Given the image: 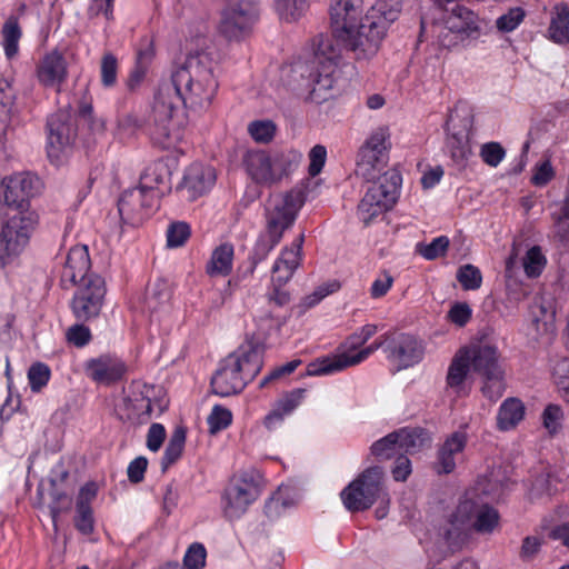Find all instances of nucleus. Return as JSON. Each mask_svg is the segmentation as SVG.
<instances>
[{"label":"nucleus","mask_w":569,"mask_h":569,"mask_svg":"<svg viewBox=\"0 0 569 569\" xmlns=\"http://www.w3.org/2000/svg\"><path fill=\"white\" fill-rule=\"evenodd\" d=\"M217 61L208 41L198 38L168 80L162 81L156 93L149 116L150 136L163 149L171 148L181 138L186 124L184 109L207 110L219 88Z\"/></svg>","instance_id":"f257e3e1"},{"label":"nucleus","mask_w":569,"mask_h":569,"mask_svg":"<svg viewBox=\"0 0 569 569\" xmlns=\"http://www.w3.org/2000/svg\"><path fill=\"white\" fill-rule=\"evenodd\" d=\"M338 53L328 37H316L312 50L281 68L280 79L290 90L321 103L329 99Z\"/></svg>","instance_id":"f03ea898"},{"label":"nucleus","mask_w":569,"mask_h":569,"mask_svg":"<svg viewBox=\"0 0 569 569\" xmlns=\"http://www.w3.org/2000/svg\"><path fill=\"white\" fill-rule=\"evenodd\" d=\"M389 341L390 343L387 347L389 358L397 361L399 368H409L421 361L425 347L419 339L406 333H401L391 339L388 335H383L373 343L356 353H342L331 358L326 357L315 360L308 365L307 373L309 376H325L356 366Z\"/></svg>","instance_id":"7ed1b4c3"},{"label":"nucleus","mask_w":569,"mask_h":569,"mask_svg":"<svg viewBox=\"0 0 569 569\" xmlns=\"http://www.w3.org/2000/svg\"><path fill=\"white\" fill-rule=\"evenodd\" d=\"M263 348L246 342L226 357L211 378L212 391L220 397L241 392L262 368Z\"/></svg>","instance_id":"20e7f679"},{"label":"nucleus","mask_w":569,"mask_h":569,"mask_svg":"<svg viewBox=\"0 0 569 569\" xmlns=\"http://www.w3.org/2000/svg\"><path fill=\"white\" fill-rule=\"evenodd\" d=\"M399 14L391 12V9L381 3L375 2L355 27L342 30L335 38L351 51L356 59H369L378 52L389 27L398 19Z\"/></svg>","instance_id":"39448f33"},{"label":"nucleus","mask_w":569,"mask_h":569,"mask_svg":"<svg viewBox=\"0 0 569 569\" xmlns=\"http://www.w3.org/2000/svg\"><path fill=\"white\" fill-rule=\"evenodd\" d=\"M498 511L488 505L466 499L459 502L443 527V538L450 547H459L471 532L490 535L499 526Z\"/></svg>","instance_id":"423d86ee"},{"label":"nucleus","mask_w":569,"mask_h":569,"mask_svg":"<svg viewBox=\"0 0 569 569\" xmlns=\"http://www.w3.org/2000/svg\"><path fill=\"white\" fill-rule=\"evenodd\" d=\"M171 171L167 163L154 162L147 167L140 177L139 187L127 190L122 193L118 202V210L120 216L130 217L136 211V204L147 209H152L156 204L154 197L148 192L158 191L163 194L170 190Z\"/></svg>","instance_id":"0eeeda50"},{"label":"nucleus","mask_w":569,"mask_h":569,"mask_svg":"<svg viewBox=\"0 0 569 569\" xmlns=\"http://www.w3.org/2000/svg\"><path fill=\"white\" fill-rule=\"evenodd\" d=\"M383 470L375 466L366 469L341 492V499L349 511L370 508L377 500L388 503V493L383 488Z\"/></svg>","instance_id":"6e6552de"},{"label":"nucleus","mask_w":569,"mask_h":569,"mask_svg":"<svg viewBox=\"0 0 569 569\" xmlns=\"http://www.w3.org/2000/svg\"><path fill=\"white\" fill-rule=\"evenodd\" d=\"M433 32L439 46L452 48L479 36L478 17L468 8L453 4L445 9L441 21L433 26Z\"/></svg>","instance_id":"1a4fd4ad"},{"label":"nucleus","mask_w":569,"mask_h":569,"mask_svg":"<svg viewBox=\"0 0 569 569\" xmlns=\"http://www.w3.org/2000/svg\"><path fill=\"white\" fill-rule=\"evenodd\" d=\"M400 184L401 176L398 170L385 171L379 181L368 188L358 204L359 219L369 224L376 217L391 209L398 199Z\"/></svg>","instance_id":"9d476101"},{"label":"nucleus","mask_w":569,"mask_h":569,"mask_svg":"<svg viewBox=\"0 0 569 569\" xmlns=\"http://www.w3.org/2000/svg\"><path fill=\"white\" fill-rule=\"evenodd\" d=\"M465 351L472 371L483 380L482 393L485 397L490 400L499 399L505 391V371L499 361L497 348L490 345H478L465 348Z\"/></svg>","instance_id":"9b49d317"},{"label":"nucleus","mask_w":569,"mask_h":569,"mask_svg":"<svg viewBox=\"0 0 569 569\" xmlns=\"http://www.w3.org/2000/svg\"><path fill=\"white\" fill-rule=\"evenodd\" d=\"M34 211H22L11 216L0 230V267L16 258L29 242L31 232L38 224Z\"/></svg>","instance_id":"f8f14e48"},{"label":"nucleus","mask_w":569,"mask_h":569,"mask_svg":"<svg viewBox=\"0 0 569 569\" xmlns=\"http://www.w3.org/2000/svg\"><path fill=\"white\" fill-rule=\"evenodd\" d=\"M390 134L388 128L380 127L372 131L360 148L356 164V174L367 181L379 180L389 160Z\"/></svg>","instance_id":"ddd939ff"},{"label":"nucleus","mask_w":569,"mask_h":569,"mask_svg":"<svg viewBox=\"0 0 569 569\" xmlns=\"http://www.w3.org/2000/svg\"><path fill=\"white\" fill-rule=\"evenodd\" d=\"M303 202L300 190L270 196L266 204V231L282 238L283 232L295 222Z\"/></svg>","instance_id":"4468645a"},{"label":"nucleus","mask_w":569,"mask_h":569,"mask_svg":"<svg viewBox=\"0 0 569 569\" xmlns=\"http://www.w3.org/2000/svg\"><path fill=\"white\" fill-rule=\"evenodd\" d=\"M47 154L50 161L61 164L69 154L77 136L74 119L67 109L50 116L47 122Z\"/></svg>","instance_id":"2eb2a0df"},{"label":"nucleus","mask_w":569,"mask_h":569,"mask_svg":"<svg viewBox=\"0 0 569 569\" xmlns=\"http://www.w3.org/2000/svg\"><path fill=\"white\" fill-rule=\"evenodd\" d=\"M259 496V483L253 476L242 473L232 478L222 497V510L226 518L239 519Z\"/></svg>","instance_id":"dca6fc26"},{"label":"nucleus","mask_w":569,"mask_h":569,"mask_svg":"<svg viewBox=\"0 0 569 569\" xmlns=\"http://www.w3.org/2000/svg\"><path fill=\"white\" fill-rule=\"evenodd\" d=\"M258 14L257 0H236L222 10L219 31L228 40H238L250 31Z\"/></svg>","instance_id":"f3484780"},{"label":"nucleus","mask_w":569,"mask_h":569,"mask_svg":"<svg viewBox=\"0 0 569 569\" xmlns=\"http://www.w3.org/2000/svg\"><path fill=\"white\" fill-rule=\"evenodd\" d=\"M71 309L80 321H88L99 316L106 296V283L99 274H91L84 283L78 284Z\"/></svg>","instance_id":"a211bd4d"},{"label":"nucleus","mask_w":569,"mask_h":569,"mask_svg":"<svg viewBox=\"0 0 569 569\" xmlns=\"http://www.w3.org/2000/svg\"><path fill=\"white\" fill-rule=\"evenodd\" d=\"M41 190V181L31 173H19L3 180L0 190V201L18 212L29 211V199Z\"/></svg>","instance_id":"6ab92c4d"},{"label":"nucleus","mask_w":569,"mask_h":569,"mask_svg":"<svg viewBox=\"0 0 569 569\" xmlns=\"http://www.w3.org/2000/svg\"><path fill=\"white\" fill-rule=\"evenodd\" d=\"M91 261L87 246L72 247L67 256L66 263L61 272V284L69 289L73 286L84 283L91 277L89 273Z\"/></svg>","instance_id":"aec40b11"},{"label":"nucleus","mask_w":569,"mask_h":569,"mask_svg":"<svg viewBox=\"0 0 569 569\" xmlns=\"http://www.w3.org/2000/svg\"><path fill=\"white\" fill-rule=\"evenodd\" d=\"M36 76L41 86L60 91L68 77V63L58 50L47 53L38 63Z\"/></svg>","instance_id":"412c9836"},{"label":"nucleus","mask_w":569,"mask_h":569,"mask_svg":"<svg viewBox=\"0 0 569 569\" xmlns=\"http://www.w3.org/2000/svg\"><path fill=\"white\" fill-rule=\"evenodd\" d=\"M86 375L93 381L102 385H110L120 380L127 367L122 360L117 357L103 355L94 359H90L84 366Z\"/></svg>","instance_id":"4be33fe9"},{"label":"nucleus","mask_w":569,"mask_h":569,"mask_svg":"<svg viewBox=\"0 0 569 569\" xmlns=\"http://www.w3.org/2000/svg\"><path fill=\"white\" fill-rule=\"evenodd\" d=\"M217 179L216 170L210 166L192 163L184 172L180 189L187 192L190 200H194L208 192Z\"/></svg>","instance_id":"5701e85b"},{"label":"nucleus","mask_w":569,"mask_h":569,"mask_svg":"<svg viewBox=\"0 0 569 569\" xmlns=\"http://www.w3.org/2000/svg\"><path fill=\"white\" fill-rule=\"evenodd\" d=\"M362 7L363 0H331L329 13L335 37L342 30L355 27L363 18Z\"/></svg>","instance_id":"b1692460"},{"label":"nucleus","mask_w":569,"mask_h":569,"mask_svg":"<svg viewBox=\"0 0 569 569\" xmlns=\"http://www.w3.org/2000/svg\"><path fill=\"white\" fill-rule=\"evenodd\" d=\"M243 164L253 181L261 184H276L271 153L263 150H249L244 154Z\"/></svg>","instance_id":"393cba45"},{"label":"nucleus","mask_w":569,"mask_h":569,"mask_svg":"<svg viewBox=\"0 0 569 569\" xmlns=\"http://www.w3.org/2000/svg\"><path fill=\"white\" fill-rule=\"evenodd\" d=\"M302 257L299 256V249H282L280 256L271 268V284L276 287L286 286L299 268Z\"/></svg>","instance_id":"a878e982"},{"label":"nucleus","mask_w":569,"mask_h":569,"mask_svg":"<svg viewBox=\"0 0 569 569\" xmlns=\"http://www.w3.org/2000/svg\"><path fill=\"white\" fill-rule=\"evenodd\" d=\"M470 369L471 365L467 353L465 349H461L453 357L446 378L448 388L452 389L456 395L461 396L467 393L465 381Z\"/></svg>","instance_id":"bb28decb"},{"label":"nucleus","mask_w":569,"mask_h":569,"mask_svg":"<svg viewBox=\"0 0 569 569\" xmlns=\"http://www.w3.org/2000/svg\"><path fill=\"white\" fill-rule=\"evenodd\" d=\"M467 443L465 432H453L441 446L439 450V463L445 473L451 472L456 468L457 456L462 452Z\"/></svg>","instance_id":"cd10ccee"},{"label":"nucleus","mask_w":569,"mask_h":569,"mask_svg":"<svg viewBox=\"0 0 569 569\" xmlns=\"http://www.w3.org/2000/svg\"><path fill=\"white\" fill-rule=\"evenodd\" d=\"M305 395L303 389H296L282 398H280L273 409L264 418V426L272 429L282 421V419L290 415L301 402Z\"/></svg>","instance_id":"c85d7f7f"},{"label":"nucleus","mask_w":569,"mask_h":569,"mask_svg":"<svg viewBox=\"0 0 569 569\" xmlns=\"http://www.w3.org/2000/svg\"><path fill=\"white\" fill-rule=\"evenodd\" d=\"M170 293L163 281H156L147 287L142 311L148 312L150 317L159 312H166L169 309Z\"/></svg>","instance_id":"c756f323"},{"label":"nucleus","mask_w":569,"mask_h":569,"mask_svg":"<svg viewBox=\"0 0 569 569\" xmlns=\"http://www.w3.org/2000/svg\"><path fill=\"white\" fill-rule=\"evenodd\" d=\"M525 405L518 398H507L497 415V427L501 431L513 429L525 417Z\"/></svg>","instance_id":"7c9ffc66"},{"label":"nucleus","mask_w":569,"mask_h":569,"mask_svg":"<svg viewBox=\"0 0 569 569\" xmlns=\"http://www.w3.org/2000/svg\"><path fill=\"white\" fill-rule=\"evenodd\" d=\"M393 435L397 436L400 451L410 455L429 447L431 442L429 433L420 428H401L393 431Z\"/></svg>","instance_id":"2f4dec72"},{"label":"nucleus","mask_w":569,"mask_h":569,"mask_svg":"<svg viewBox=\"0 0 569 569\" xmlns=\"http://www.w3.org/2000/svg\"><path fill=\"white\" fill-rule=\"evenodd\" d=\"M548 34L555 43L569 44V8L567 4L561 3L553 8Z\"/></svg>","instance_id":"473e14b6"},{"label":"nucleus","mask_w":569,"mask_h":569,"mask_svg":"<svg viewBox=\"0 0 569 569\" xmlns=\"http://www.w3.org/2000/svg\"><path fill=\"white\" fill-rule=\"evenodd\" d=\"M276 183L292 173L302 160V153L295 149L271 152Z\"/></svg>","instance_id":"72a5a7b5"},{"label":"nucleus","mask_w":569,"mask_h":569,"mask_svg":"<svg viewBox=\"0 0 569 569\" xmlns=\"http://www.w3.org/2000/svg\"><path fill=\"white\" fill-rule=\"evenodd\" d=\"M233 246L222 243L217 247L207 264V272L210 276H227L232 270Z\"/></svg>","instance_id":"f704fd0d"},{"label":"nucleus","mask_w":569,"mask_h":569,"mask_svg":"<svg viewBox=\"0 0 569 569\" xmlns=\"http://www.w3.org/2000/svg\"><path fill=\"white\" fill-rule=\"evenodd\" d=\"M450 121L451 116H449L445 130L448 132L447 137V148L449 150L451 159L457 164H463L469 154L471 153V149L469 146V140L467 134L463 133H450Z\"/></svg>","instance_id":"c9c22d12"},{"label":"nucleus","mask_w":569,"mask_h":569,"mask_svg":"<svg viewBox=\"0 0 569 569\" xmlns=\"http://www.w3.org/2000/svg\"><path fill=\"white\" fill-rule=\"evenodd\" d=\"M121 403L123 405L124 413L122 418L128 420L139 419L142 416L151 415V401L141 392H131L126 395Z\"/></svg>","instance_id":"e433bc0d"},{"label":"nucleus","mask_w":569,"mask_h":569,"mask_svg":"<svg viewBox=\"0 0 569 569\" xmlns=\"http://www.w3.org/2000/svg\"><path fill=\"white\" fill-rule=\"evenodd\" d=\"M184 443L186 428L182 426H177L170 436L169 442L166 447L161 460V468L163 471H166L172 463H174L181 457Z\"/></svg>","instance_id":"4c0bfd02"},{"label":"nucleus","mask_w":569,"mask_h":569,"mask_svg":"<svg viewBox=\"0 0 569 569\" xmlns=\"http://www.w3.org/2000/svg\"><path fill=\"white\" fill-rule=\"evenodd\" d=\"M280 240L281 238L267 231L259 236L250 254V272H253L257 264L268 257V254L280 242Z\"/></svg>","instance_id":"58836bf2"},{"label":"nucleus","mask_w":569,"mask_h":569,"mask_svg":"<svg viewBox=\"0 0 569 569\" xmlns=\"http://www.w3.org/2000/svg\"><path fill=\"white\" fill-rule=\"evenodd\" d=\"M279 17L288 22L297 21L306 12L309 0H274Z\"/></svg>","instance_id":"ea45409f"},{"label":"nucleus","mask_w":569,"mask_h":569,"mask_svg":"<svg viewBox=\"0 0 569 569\" xmlns=\"http://www.w3.org/2000/svg\"><path fill=\"white\" fill-rule=\"evenodd\" d=\"M532 321L537 336H548L553 332V311L547 310L541 303H536L532 307Z\"/></svg>","instance_id":"a19ab883"},{"label":"nucleus","mask_w":569,"mask_h":569,"mask_svg":"<svg viewBox=\"0 0 569 569\" xmlns=\"http://www.w3.org/2000/svg\"><path fill=\"white\" fill-rule=\"evenodd\" d=\"M370 449L372 456L378 460H388L400 453L397 436L393 432L373 442Z\"/></svg>","instance_id":"79ce46f5"},{"label":"nucleus","mask_w":569,"mask_h":569,"mask_svg":"<svg viewBox=\"0 0 569 569\" xmlns=\"http://www.w3.org/2000/svg\"><path fill=\"white\" fill-rule=\"evenodd\" d=\"M3 34V49L6 56L11 59L18 53L19 40L21 31L16 19H9L2 30Z\"/></svg>","instance_id":"37998d69"},{"label":"nucleus","mask_w":569,"mask_h":569,"mask_svg":"<svg viewBox=\"0 0 569 569\" xmlns=\"http://www.w3.org/2000/svg\"><path fill=\"white\" fill-rule=\"evenodd\" d=\"M449 239L446 236L435 238L430 243H418L416 251L427 260L443 257L449 248Z\"/></svg>","instance_id":"c03bdc74"},{"label":"nucleus","mask_w":569,"mask_h":569,"mask_svg":"<svg viewBox=\"0 0 569 569\" xmlns=\"http://www.w3.org/2000/svg\"><path fill=\"white\" fill-rule=\"evenodd\" d=\"M457 279L465 290H477L482 282L480 270L473 264H465L458 269Z\"/></svg>","instance_id":"a18cd8bd"},{"label":"nucleus","mask_w":569,"mask_h":569,"mask_svg":"<svg viewBox=\"0 0 569 569\" xmlns=\"http://www.w3.org/2000/svg\"><path fill=\"white\" fill-rule=\"evenodd\" d=\"M50 369L42 362L33 363L28 370V379L30 388L33 392H39L44 386H47L50 379Z\"/></svg>","instance_id":"49530a36"},{"label":"nucleus","mask_w":569,"mask_h":569,"mask_svg":"<svg viewBox=\"0 0 569 569\" xmlns=\"http://www.w3.org/2000/svg\"><path fill=\"white\" fill-rule=\"evenodd\" d=\"M546 263L539 247L535 246L527 251L523 259V268L528 277H537L541 273Z\"/></svg>","instance_id":"de8ad7c7"},{"label":"nucleus","mask_w":569,"mask_h":569,"mask_svg":"<svg viewBox=\"0 0 569 569\" xmlns=\"http://www.w3.org/2000/svg\"><path fill=\"white\" fill-rule=\"evenodd\" d=\"M232 421L231 411L221 406H214L208 416L207 422L211 433H217L226 429Z\"/></svg>","instance_id":"09e8293b"},{"label":"nucleus","mask_w":569,"mask_h":569,"mask_svg":"<svg viewBox=\"0 0 569 569\" xmlns=\"http://www.w3.org/2000/svg\"><path fill=\"white\" fill-rule=\"evenodd\" d=\"M563 411L558 405H549L542 412V423L550 435H556L562 427Z\"/></svg>","instance_id":"8fccbe9b"},{"label":"nucleus","mask_w":569,"mask_h":569,"mask_svg":"<svg viewBox=\"0 0 569 569\" xmlns=\"http://www.w3.org/2000/svg\"><path fill=\"white\" fill-rule=\"evenodd\" d=\"M118 61L112 53L103 54L101 59L100 73L101 83L106 88L113 87L117 82Z\"/></svg>","instance_id":"3c124183"},{"label":"nucleus","mask_w":569,"mask_h":569,"mask_svg":"<svg viewBox=\"0 0 569 569\" xmlns=\"http://www.w3.org/2000/svg\"><path fill=\"white\" fill-rule=\"evenodd\" d=\"M190 237V227L186 222H173L167 230V244L170 248L181 247Z\"/></svg>","instance_id":"603ef678"},{"label":"nucleus","mask_w":569,"mask_h":569,"mask_svg":"<svg viewBox=\"0 0 569 569\" xmlns=\"http://www.w3.org/2000/svg\"><path fill=\"white\" fill-rule=\"evenodd\" d=\"M555 383L558 387L561 397L569 393V359L562 358L558 360L552 368Z\"/></svg>","instance_id":"864d4df0"},{"label":"nucleus","mask_w":569,"mask_h":569,"mask_svg":"<svg viewBox=\"0 0 569 569\" xmlns=\"http://www.w3.org/2000/svg\"><path fill=\"white\" fill-rule=\"evenodd\" d=\"M525 18L523 9L516 7L511 8L507 13L499 17L496 21L497 28L503 32L515 30Z\"/></svg>","instance_id":"5fc2aeb1"},{"label":"nucleus","mask_w":569,"mask_h":569,"mask_svg":"<svg viewBox=\"0 0 569 569\" xmlns=\"http://www.w3.org/2000/svg\"><path fill=\"white\" fill-rule=\"evenodd\" d=\"M206 549L201 543H192L183 558V565L187 569H201L206 563Z\"/></svg>","instance_id":"6e6d98bb"},{"label":"nucleus","mask_w":569,"mask_h":569,"mask_svg":"<svg viewBox=\"0 0 569 569\" xmlns=\"http://www.w3.org/2000/svg\"><path fill=\"white\" fill-rule=\"evenodd\" d=\"M505 156L506 151L499 142L485 143L480 149L481 159L490 167H497Z\"/></svg>","instance_id":"4d7b16f0"},{"label":"nucleus","mask_w":569,"mask_h":569,"mask_svg":"<svg viewBox=\"0 0 569 569\" xmlns=\"http://www.w3.org/2000/svg\"><path fill=\"white\" fill-rule=\"evenodd\" d=\"M14 91L10 83L2 81L0 83V119L7 120L10 118L14 106Z\"/></svg>","instance_id":"13d9d810"},{"label":"nucleus","mask_w":569,"mask_h":569,"mask_svg":"<svg viewBox=\"0 0 569 569\" xmlns=\"http://www.w3.org/2000/svg\"><path fill=\"white\" fill-rule=\"evenodd\" d=\"M248 131L256 141L269 142L274 136L276 127L271 121H253Z\"/></svg>","instance_id":"bf43d9fd"},{"label":"nucleus","mask_w":569,"mask_h":569,"mask_svg":"<svg viewBox=\"0 0 569 569\" xmlns=\"http://www.w3.org/2000/svg\"><path fill=\"white\" fill-rule=\"evenodd\" d=\"M552 485L549 473H540L536 477L531 485L529 496L530 499H541L543 497H550L552 495Z\"/></svg>","instance_id":"052dcab7"},{"label":"nucleus","mask_w":569,"mask_h":569,"mask_svg":"<svg viewBox=\"0 0 569 569\" xmlns=\"http://www.w3.org/2000/svg\"><path fill=\"white\" fill-rule=\"evenodd\" d=\"M339 287L340 286L337 281L323 283L319 286L311 295L306 296L302 299L301 305L305 308H311L319 303L328 295L336 292L339 289Z\"/></svg>","instance_id":"680f3d73"},{"label":"nucleus","mask_w":569,"mask_h":569,"mask_svg":"<svg viewBox=\"0 0 569 569\" xmlns=\"http://www.w3.org/2000/svg\"><path fill=\"white\" fill-rule=\"evenodd\" d=\"M76 528L82 535H90L93 531V516L91 507H77V516L74 519Z\"/></svg>","instance_id":"e2e57ef3"},{"label":"nucleus","mask_w":569,"mask_h":569,"mask_svg":"<svg viewBox=\"0 0 569 569\" xmlns=\"http://www.w3.org/2000/svg\"><path fill=\"white\" fill-rule=\"evenodd\" d=\"M471 315L472 311L468 303L457 302L450 308L448 319L458 327H463L470 320Z\"/></svg>","instance_id":"0e129e2a"},{"label":"nucleus","mask_w":569,"mask_h":569,"mask_svg":"<svg viewBox=\"0 0 569 569\" xmlns=\"http://www.w3.org/2000/svg\"><path fill=\"white\" fill-rule=\"evenodd\" d=\"M327 158V150L321 144H316L309 152V174L315 177L322 170Z\"/></svg>","instance_id":"69168bd1"},{"label":"nucleus","mask_w":569,"mask_h":569,"mask_svg":"<svg viewBox=\"0 0 569 569\" xmlns=\"http://www.w3.org/2000/svg\"><path fill=\"white\" fill-rule=\"evenodd\" d=\"M154 58L153 39L144 37L140 40L137 49L136 62L149 67Z\"/></svg>","instance_id":"338daca9"},{"label":"nucleus","mask_w":569,"mask_h":569,"mask_svg":"<svg viewBox=\"0 0 569 569\" xmlns=\"http://www.w3.org/2000/svg\"><path fill=\"white\" fill-rule=\"evenodd\" d=\"M555 177V171L550 160H545L536 166L531 182L537 187L546 186Z\"/></svg>","instance_id":"774afa93"}]
</instances>
